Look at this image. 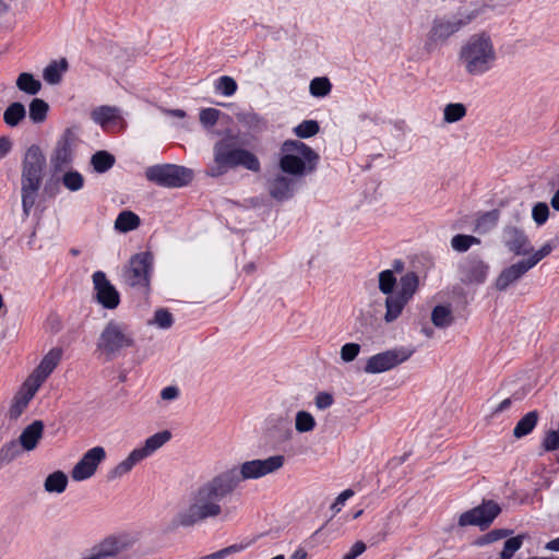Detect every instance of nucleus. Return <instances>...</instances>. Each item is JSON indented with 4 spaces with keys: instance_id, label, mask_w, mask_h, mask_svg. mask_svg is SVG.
Instances as JSON below:
<instances>
[{
    "instance_id": "nucleus-63",
    "label": "nucleus",
    "mask_w": 559,
    "mask_h": 559,
    "mask_svg": "<svg viewBox=\"0 0 559 559\" xmlns=\"http://www.w3.org/2000/svg\"><path fill=\"white\" fill-rule=\"evenodd\" d=\"M550 205L554 210L559 211V189L555 192L552 198L550 199Z\"/></svg>"
},
{
    "instance_id": "nucleus-21",
    "label": "nucleus",
    "mask_w": 559,
    "mask_h": 559,
    "mask_svg": "<svg viewBox=\"0 0 559 559\" xmlns=\"http://www.w3.org/2000/svg\"><path fill=\"white\" fill-rule=\"evenodd\" d=\"M503 242L516 255H526L533 251L524 231L513 226L503 230Z\"/></svg>"
},
{
    "instance_id": "nucleus-40",
    "label": "nucleus",
    "mask_w": 559,
    "mask_h": 559,
    "mask_svg": "<svg viewBox=\"0 0 559 559\" xmlns=\"http://www.w3.org/2000/svg\"><path fill=\"white\" fill-rule=\"evenodd\" d=\"M320 131V126L317 120H304L294 128V133L299 139H308L314 136Z\"/></svg>"
},
{
    "instance_id": "nucleus-54",
    "label": "nucleus",
    "mask_w": 559,
    "mask_h": 559,
    "mask_svg": "<svg viewBox=\"0 0 559 559\" xmlns=\"http://www.w3.org/2000/svg\"><path fill=\"white\" fill-rule=\"evenodd\" d=\"M543 447L546 451L559 449V432L557 430L548 431L543 441Z\"/></svg>"
},
{
    "instance_id": "nucleus-25",
    "label": "nucleus",
    "mask_w": 559,
    "mask_h": 559,
    "mask_svg": "<svg viewBox=\"0 0 559 559\" xmlns=\"http://www.w3.org/2000/svg\"><path fill=\"white\" fill-rule=\"evenodd\" d=\"M143 460L144 457L142 456L141 452L138 451V449L132 450L123 461H121L109 472V478L116 479L122 477Z\"/></svg>"
},
{
    "instance_id": "nucleus-38",
    "label": "nucleus",
    "mask_w": 559,
    "mask_h": 559,
    "mask_svg": "<svg viewBox=\"0 0 559 559\" xmlns=\"http://www.w3.org/2000/svg\"><path fill=\"white\" fill-rule=\"evenodd\" d=\"M479 243L480 239L472 235L457 234L451 239V247L456 252H466L472 246Z\"/></svg>"
},
{
    "instance_id": "nucleus-53",
    "label": "nucleus",
    "mask_w": 559,
    "mask_h": 559,
    "mask_svg": "<svg viewBox=\"0 0 559 559\" xmlns=\"http://www.w3.org/2000/svg\"><path fill=\"white\" fill-rule=\"evenodd\" d=\"M552 249L554 246L550 242H546L540 249H538L530 258H527L526 261L533 269L539 261L549 255Z\"/></svg>"
},
{
    "instance_id": "nucleus-4",
    "label": "nucleus",
    "mask_w": 559,
    "mask_h": 559,
    "mask_svg": "<svg viewBox=\"0 0 559 559\" xmlns=\"http://www.w3.org/2000/svg\"><path fill=\"white\" fill-rule=\"evenodd\" d=\"M46 157L41 148L34 144L24 154L21 168V202L24 218L34 207L44 179Z\"/></svg>"
},
{
    "instance_id": "nucleus-8",
    "label": "nucleus",
    "mask_w": 559,
    "mask_h": 559,
    "mask_svg": "<svg viewBox=\"0 0 559 559\" xmlns=\"http://www.w3.org/2000/svg\"><path fill=\"white\" fill-rule=\"evenodd\" d=\"M153 271V254L150 251L135 253L122 267V282L136 292L143 295H148L151 292V278Z\"/></svg>"
},
{
    "instance_id": "nucleus-31",
    "label": "nucleus",
    "mask_w": 559,
    "mask_h": 559,
    "mask_svg": "<svg viewBox=\"0 0 559 559\" xmlns=\"http://www.w3.org/2000/svg\"><path fill=\"white\" fill-rule=\"evenodd\" d=\"M116 163V158L107 151H97L91 157V165L98 174L108 171Z\"/></svg>"
},
{
    "instance_id": "nucleus-6",
    "label": "nucleus",
    "mask_w": 559,
    "mask_h": 559,
    "mask_svg": "<svg viewBox=\"0 0 559 559\" xmlns=\"http://www.w3.org/2000/svg\"><path fill=\"white\" fill-rule=\"evenodd\" d=\"M319 154L306 143L298 140H287L282 145L280 168L293 178L312 173L319 163Z\"/></svg>"
},
{
    "instance_id": "nucleus-59",
    "label": "nucleus",
    "mask_w": 559,
    "mask_h": 559,
    "mask_svg": "<svg viewBox=\"0 0 559 559\" xmlns=\"http://www.w3.org/2000/svg\"><path fill=\"white\" fill-rule=\"evenodd\" d=\"M12 148V143L8 138H0V158H3Z\"/></svg>"
},
{
    "instance_id": "nucleus-37",
    "label": "nucleus",
    "mask_w": 559,
    "mask_h": 559,
    "mask_svg": "<svg viewBox=\"0 0 559 559\" xmlns=\"http://www.w3.org/2000/svg\"><path fill=\"white\" fill-rule=\"evenodd\" d=\"M314 417L307 411H299L295 417V429L299 433L310 432L316 428Z\"/></svg>"
},
{
    "instance_id": "nucleus-26",
    "label": "nucleus",
    "mask_w": 559,
    "mask_h": 559,
    "mask_svg": "<svg viewBox=\"0 0 559 559\" xmlns=\"http://www.w3.org/2000/svg\"><path fill=\"white\" fill-rule=\"evenodd\" d=\"M26 117V108L20 102L10 104L3 112V121L10 127H17Z\"/></svg>"
},
{
    "instance_id": "nucleus-60",
    "label": "nucleus",
    "mask_w": 559,
    "mask_h": 559,
    "mask_svg": "<svg viewBox=\"0 0 559 559\" xmlns=\"http://www.w3.org/2000/svg\"><path fill=\"white\" fill-rule=\"evenodd\" d=\"M512 405V400L510 397L508 399H504L496 408L495 411L492 412V415H497V414H500L502 412H506L507 409H509Z\"/></svg>"
},
{
    "instance_id": "nucleus-28",
    "label": "nucleus",
    "mask_w": 559,
    "mask_h": 559,
    "mask_svg": "<svg viewBox=\"0 0 559 559\" xmlns=\"http://www.w3.org/2000/svg\"><path fill=\"white\" fill-rule=\"evenodd\" d=\"M15 84L21 92L31 96L38 94L41 88L40 81L35 79V76L28 72L20 73Z\"/></svg>"
},
{
    "instance_id": "nucleus-5",
    "label": "nucleus",
    "mask_w": 559,
    "mask_h": 559,
    "mask_svg": "<svg viewBox=\"0 0 559 559\" xmlns=\"http://www.w3.org/2000/svg\"><path fill=\"white\" fill-rule=\"evenodd\" d=\"M135 346L134 332L129 324L118 320H109L100 331L96 352L107 361L114 360Z\"/></svg>"
},
{
    "instance_id": "nucleus-9",
    "label": "nucleus",
    "mask_w": 559,
    "mask_h": 559,
    "mask_svg": "<svg viewBox=\"0 0 559 559\" xmlns=\"http://www.w3.org/2000/svg\"><path fill=\"white\" fill-rule=\"evenodd\" d=\"M418 284V276L414 272H408L401 277L397 290L394 294L386 295L385 322H393L402 314L403 309L415 295Z\"/></svg>"
},
{
    "instance_id": "nucleus-45",
    "label": "nucleus",
    "mask_w": 559,
    "mask_h": 559,
    "mask_svg": "<svg viewBox=\"0 0 559 559\" xmlns=\"http://www.w3.org/2000/svg\"><path fill=\"white\" fill-rule=\"evenodd\" d=\"M396 277L391 270H384L379 273V290L384 295L394 294Z\"/></svg>"
},
{
    "instance_id": "nucleus-50",
    "label": "nucleus",
    "mask_w": 559,
    "mask_h": 559,
    "mask_svg": "<svg viewBox=\"0 0 559 559\" xmlns=\"http://www.w3.org/2000/svg\"><path fill=\"white\" fill-rule=\"evenodd\" d=\"M511 532L508 530H492L475 542L477 546H484L507 537Z\"/></svg>"
},
{
    "instance_id": "nucleus-14",
    "label": "nucleus",
    "mask_w": 559,
    "mask_h": 559,
    "mask_svg": "<svg viewBox=\"0 0 559 559\" xmlns=\"http://www.w3.org/2000/svg\"><path fill=\"white\" fill-rule=\"evenodd\" d=\"M140 539L136 532H121L104 538L96 547L106 559L131 550Z\"/></svg>"
},
{
    "instance_id": "nucleus-12",
    "label": "nucleus",
    "mask_w": 559,
    "mask_h": 559,
    "mask_svg": "<svg viewBox=\"0 0 559 559\" xmlns=\"http://www.w3.org/2000/svg\"><path fill=\"white\" fill-rule=\"evenodd\" d=\"M76 142L75 131L72 128H67L56 142L50 155V168L53 175L71 166Z\"/></svg>"
},
{
    "instance_id": "nucleus-2",
    "label": "nucleus",
    "mask_w": 559,
    "mask_h": 559,
    "mask_svg": "<svg viewBox=\"0 0 559 559\" xmlns=\"http://www.w3.org/2000/svg\"><path fill=\"white\" fill-rule=\"evenodd\" d=\"M493 41L486 32L473 34L461 46L457 64L471 76H481L496 64Z\"/></svg>"
},
{
    "instance_id": "nucleus-49",
    "label": "nucleus",
    "mask_w": 559,
    "mask_h": 559,
    "mask_svg": "<svg viewBox=\"0 0 559 559\" xmlns=\"http://www.w3.org/2000/svg\"><path fill=\"white\" fill-rule=\"evenodd\" d=\"M360 353V345L357 343H346L341 347V359L344 362H350L357 358Z\"/></svg>"
},
{
    "instance_id": "nucleus-58",
    "label": "nucleus",
    "mask_w": 559,
    "mask_h": 559,
    "mask_svg": "<svg viewBox=\"0 0 559 559\" xmlns=\"http://www.w3.org/2000/svg\"><path fill=\"white\" fill-rule=\"evenodd\" d=\"M178 396H179V389L174 385L166 386L160 391V397L165 401H171V400L177 399Z\"/></svg>"
},
{
    "instance_id": "nucleus-27",
    "label": "nucleus",
    "mask_w": 559,
    "mask_h": 559,
    "mask_svg": "<svg viewBox=\"0 0 559 559\" xmlns=\"http://www.w3.org/2000/svg\"><path fill=\"white\" fill-rule=\"evenodd\" d=\"M68 61L62 58L59 61L50 62L44 70V80L49 84H58L62 74L68 70Z\"/></svg>"
},
{
    "instance_id": "nucleus-62",
    "label": "nucleus",
    "mask_w": 559,
    "mask_h": 559,
    "mask_svg": "<svg viewBox=\"0 0 559 559\" xmlns=\"http://www.w3.org/2000/svg\"><path fill=\"white\" fill-rule=\"evenodd\" d=\"M546 548L552 551H559V537L547 543Z\"/></svg>"
},
{
    "instance_id": "nucleus-15",
    "label": "nucleus",
    "mask_w": 559,
    "mask_h": 559,
    "mask_svg": "<svg viewBox=\"0 0 559 559\" xmlns=\"http://www.w3.org/2000/svg\"><path fill=\"white\" fill-rule=\"evenodd\" d=\"M500 511L501 509L496 502L491 500L486 501L476 508L463 512L459 518V525H476L481 530L487 528Z\"/></svg>"
},
{
    "instance_id": "nucleus-30",
    "label": "nucleus",
    "mask_w": 559,
    "mask_h": 559,
    "mask_svg": "<svg viewBox=\"0 0 559 559\" xmlns=\"http://www.w3.org/2000/svg\"><path fill=\"white\" fill-rule=\"evenodd\" d=\"M538 421V413L536 411L528 412L522 417L513 429V436L518 439L531 433Z\"/></svg>"
},
{
    "instance_id": "nucleus-32",
    "label": "nucleus",
    "mask_w": 559,
    "mask_h": 559,
    "mask_svg": "<svg viewBox=\"0 0 559 559\" xmlns=\"http://www.w3.org/2000/svg\"><path fill=\"white\" fill-rule=\"evenodd\" d=\"M68 486V476L61 472L56 471L49 474L44 483V488L47 492L62 493Z\"/></svg>"
},
{
    "instance_id": "nucleus-52",
    "label": "nucleus",
    "mask_w": 559,
    "mask_h": 559,
    "mask_svg": "<svg viewBox=\"0 0 559 559\" xmlns=\"http://www.w3.org/2000/svg\"><path fill=\"white\" fill-rule=\"evenodd\" d=\"M219 114H221L219 110H217L215 108L202 109L200 112V122L205 128H211L217 122Z\"/></svg>"
},
{
    "instance_id": "nucleus-13",
    "label": "nucleus",
    "mask_w": 559,
    "mask_h": 559,
    "mask_svg": "<svg viewBox=\"0 0 559 559\" xmlns=\"http://www.w3.org/2000/svg\"><path fill=\"white\" fill-rule=\"evenodd\" d=\"M457 271L463 284L479 285L488 276L489 264L480 255L469 254L460 261Z\"/></svg>"
},
{
    "instance_id": "nucleus-61",
    "label": "nucleus",
    "mask_w": 559,
    "mask_h": 559,
    "mask_svg": "<svg viewBox=\"0 0 559 559\" xmlns=\"http://www.w3.org/2000/svg\"><path fill=\"white\" fill-rule=\"evenodd\" d=\"M163 111L168 116H173L179 119H183L186 117V111L182 109H164Z\"/></svg>"
},
{
    "instance_id": "nucleus-57",
    "label": "nucleus",
    "mask_w": 559,
    "mask_h": 559,
    "mask_svg": "<svg viewBox=\"0 0 559 559\" xmlns=\"http://www.w3.org/2000/svg\"><path fill=\"white\" fill-rule=\"evenodd\" d=\"M366 550V545L364 542H356L348 552H346L343 557V559H356L358 556H360Z\"/></svg>"
},
{
    "instance_id": "nucleus-17",
    "label": "nucleus",
    "mask_w": 559,
    "mask_h": 559,
    "mask_svg": "<svg viewBox=\"0 0 559 559\" xmlns=\"http://www.w3.org/2000/svg\"><path fill=\"white\" fill-rule=\"evenodd\" d=\"M93 284L96 292V300L104 308L112 310L120 304V295L116 287L107 280L106 274L96 271L93 274Z\"/></svg>"
},
{
    "instance_id": "nucleus-39",
    "label": "nucleus",
    "mask_w": 559,
    "mask_h": 559,
    "mask_svg": "<svg viewBox=\"0 0 559 559\" xmlns=\"http://www.w3.org/2000/svg\"><path fill=\"white\" fill-rule=\"evenodd\" d=\"M466 115V107L461 103L448 104L443 109V120L454 123L462 120Z\"/></svg>"
},
{
    "instance_id": "nucleus-36",
    "label": "nucleus",
    "mask_w": 559,
    "mask_h": 559,
    "mask_svg": "<svg viewBox=\"0 0 559 559\" xmlns=\"http://www.w3.org/2000/svg\"><path fill=\"white\" fill-rule=\"evenodd\" d=\"M49 105L41 98H33L29 104V119L34 123H41L46 120Z\"/></svg>"
},
{
    "instance_id": "nucleus-3",
    "label": "nucleus",
    "mask_w": 559,
    "mask_h": 559,
    "mask_svg": "<svg viewBox=\"0 0 559 559\" xmlns=\"http://www.w3.org/2000/svg\"><path fill=\"white\" fill-rule=\"evenodd\" d=\"M213 162L206 168V175L210 177H221L229 169L242 166L251 171L260 170L258 157L239 147L238 140L234 135H227L217 141L213 147Z\"/></svg>"
},
{
    "instance_id": "nucleus-55",
    "label": "nucleus",
    "mask_w": 559,
    "mask_h": 559,
    "mask_svg": "<svg viewBox=\"0 0 559 559\" xmlns=\"http://www.w3.org/2000/svg\"><path fill=\"white\" fill-rule=\"evenodd\" d=\"M334 403L333 395L328 392H319L314 397V404L318 409H326Z\"/></svg>"
},
{
    "instance_id": "nucleus-20",
    "label": "nucleus",
    "mask_w": 559,
    "mask_h": 559,
    "mask_svg": "<svg viewBox=\"0 0 559 559\" xmlns=\"http://www.w3.org/2000/svg\"><path fill=\"white\" fill-rule=\"evenodd\" d=\"M531 265L523 259L510 266L503 269L495 282V287L500 290H507L511 285L515 284L522 276L531 270Z\"/></svg>"
},
{
    "instance_id": "nucleus-42",
    "label": "nucleus",
    "mask_w": 559,
    "mask_h": 559,
    "mask_svg": "<svg viewBox=\"0 0 559 559\" xmlns=\"http://www.w3.org/2000/svg\"><path fill=\"white\" fill-rule=\"evenodd\" d=\"M332 84L325 76L314 78L310 82V94L314 97H324L330 94Z\"/></svg>"
},
{
    "instance_id": "nucleus-11",
    "label": "nucleus",
    "mask_w": 559,
    "mask_h": 559,
    "mask_svg": "<svg viewBox=\"0 0 559 559\" xmlns=\"http://www.w3.org/2000/svg\"><path fill=\"white\" fill-rule=\"evenodd\" d=\"M414 352V348L397 347L372 355L367 359L364 371L370 374L389 371L408 360Z\"/></svg>"
},
{
    "instance_id": "nucleus-29",
    "label": "nucleus",
    "mask_w": 559,
    "mask_h": 559,
    "mask_svg": "<svg viewBox=\"0 0 559 559\" xmlns=\"http://www.w3.org/2000/svg\"><path fill=\"white\" fill-rule=\"evenodd\" d=\"M141 224L139 215L132 211H122L115 221V228L121 233L136 229Z\"/></svg>"
},
{
    "instance_id": "nucleus-64",
    "label": "nucleus",
    "mask_w": 559,
    "mask_h": 559,
    "mask_svg": "<svg viewBox=\"0 0 559 559\" xmlns=\"http://www.w3.org/2000/svg\"><path fill=\"white\" fill-rule=\"evenodd\" d=\"M255 270L254 263H249L243 266V271L248 274L252 273Z\"/></svg>"
},
{
    "instance_id": "nucleus-33",
    "label": "nucleus",
    "mask_w": 559,
    "mask_h": 559,
    "mask_svg": "<svg viewBox=\"0 0 559 559\" xmlns=\"http://www.w3.org/2000/svg\"><path fill=\"white\" fill-rule=\"evenodd\" d=\"M119 118V109L111 106H100L93 110L92 119L102 127Z\"/></svg>"
},
{
    "instance_id": "nucleus-56",
    "label": "nucleus",
    "mask_w": 559,
    "mask_h": 559,
    "mask_svg": "<svg viewBox=\"0 0 559 559\" xmlns=\"http://www.w3.org/2000/svg\"><path fill=\"white\" fill-rule=\"evenodd\" d=\"M354 490L352 489H346L344 491H342L335 499V501L333 502V504L331 506V510L333 511L334 514L338 513L341 510H342V507L345 504V502L352 498L354 496Z\"/></svg>"
},
{
    "instance_id": "nucleus-1",
    "label": "nucleus",
    "mask_w": 559,
    "mask_h": 559,
    "mask_svg": "<svg viewBox=\"0 0 559 559\" xmlns=\"http://www.w3.org/2000/svg\"><path fill=\"white\" fill-rule=\"evenodd\" d=\"M284 463L285 457L281 454L264 460L246 461L198 484L190 490L187 506L177 514L178 524L182 527H192L209 520L227 518L230 509L225 504L242 481L275 473Z\"/></svg>"
},
{
    "instance_id": "nucleus-34",
    "label": "nucleus",
    "mask_w": 559,
    "mask_h": 559,
    "mask_svg": "<svg viewBox=\"0 0 559 559\" xmlns=\"http://www.w3.org/2000/svg\"><path fill=\"white\" fill-rule=\"evenodd\" d=\"M431 321L437 328H448L453 322L452 311L447 306H436L431 312Z\"/></svg>"
},
{
    "instance_id": "nucleus-48",
    "label": "nucleus",
    "mask_w": 559,
    "mask_h": 559,
    "mask_svg": "<svg viewBox=\"0 0 559 559\" xmlns=\"http://www.w3.org/2000/svg\"><path fill=\"white\" fill-rule=\"evenodd\" d=\"M251 542L234 544L210 555L211 559H224L225 557L247 549Z\"/></svg>"
},
{
    "instance_id": "nucleus-10",
    "label": "nucleus",
    "mask_w": 559,
    "mask_h": 559,
    "mask_svg": "<svg viewBox=\"0 0 559 559\" xmlns=\"http://www.w3.org/2000/svg\"><path fill=\"white\" fill-rule=\"evenodd\" d=\"M145 177L162 187L180 188L191 182L193 173L183 166L164 164L146 168Z\"/></svg>"
},
{
    "instance_id": "nucleus-44",
    "label": "nucleus",
    "mask_w": 559,
    "mask_h": 559,
    "mask_svg": "<svg viewBox=\"0 0 559 559\" xmlns=\"http://www.w3.org/2000/svg\"><path fill=\"white\" fill-rule=\"evenodd\" d=\"M61 181H62L63 186L72 192L81 190L84 186V178L76 170H70V171L64 173Z\"/></svg>"
},
{
    "instance_id": "nucleus-41",
    "label": "nucleus",
    "mask_w": 559,
    "mask_h": 559,
    "mask_svg": "<svg viewBox=\"0 0 559 559\" xmlns=\"http://www.w3.org/2000/svg\"><path fill=\"white\" fill-rule=\"evenodd\" d=\"M498 219V211L486 212L480 217L477 218L475 230L478 233H487L497 225Z\"/></svg>"
},
{
    "instance_id": "nucleus-7",
    "label": "nucleus",
    "mask_w": 559,
    "mask_h": 559,
    "mask_svg": "<svg viewBox=\"0 0 559 559\" xmlns=\"http://www.w3.org/2000/svg\"><path fill=\"white\" fill-rule=\"evenodd\" d=\"M477 15V11H471L468 13L459 12L452 16L435 17L426 35L425 50L432 52L438 47L444 45L454 34L475 20Z\"/></svg>"
},
{
    "instance_id": "nucleus-35",
    "label": "nucleus",
    "mask_w": 559,
    "mask_h": 559,
    "mask_svg": "<svg viewBox=\"0 0 559 559\" xmlns=\"http://www.w3.org/2000/svg\"><path fill=\"white\" fill-rule=\"evenodd\" d=\"M24 451L16 440H10L0 448V467L19 457Z\"/></svg>"
},
{
    "instance_id": "nucleus-16",
    "label": "nucleus",
    "mask_w": 559,
    "mask_h": 559,
    "mask_svg": "<svg viewBox=\"0 0 559 559\" xmlns=\"http://www.w3.org/2000/svg\"><path fill=\"white\" fill-rule=\"evenodd\" d=\"M106 459V451L103 447H94L87 450L80 461L73 466L71 477L75 481L91 478L97 471L98 465Z\"/></svg>"
},
{
    "instance_id": "nucleus-19",
    "label": "nucleus",
    "mask_w": 559,
    "mask_h": 559,
    "mask_svg": "<svg viewBox=\"0 0 559 559\" xmlns=\"http://www.w3.org/2000/svg\"><path fill=\"white\" fill-rule=\"evenodd\" d=\"M297 179L284 174H277L266 181L270 195L276 201H286L294 195Z\"/></svg>"
},
{
    "instance_id": "nucleus-22",
    "label": "nucleus",
    "mask_w": 559,
    "mask_h": 559,
    "mask_svg": "<svg viewBox=\"0 0 559 559\" xmlns=\"http://www.w3.org/2000/svg\"><path fill=\"white\" fill-rule=\"evenodd\" d=\"M37 390L38 388L29 381L24 383L23 388L14 395L11 402L8 412L10 419L16 420L23 414Z\"/></svg>"
},
{
    "instance_id": "nucleus-24",
    "label": "nucleus",
    "mask_w": 559,
    "mask_h": 559,
    "mask_svg": "<svg viewBox=\"0 0 559 559\" xmlns=\"http://www.w3.org/2000/svg\"><path fill=\"white\" fill-rule=\"evenodd\" d=\"M171 438V433L168 430H163L156 432L155 435L148 437L144 445L141 448H136L139 452H141L142 456L146 459L151 454H153L156 450L162 448L165 443H167Z\"/></svg>"
},
{
    "instance_id": "nucleus-18",
    "label": "nucleus",
    "mask_w": 559,
    "mask_h": 559,
    "mask_svg": "<svg viewBox=\"0 0 559 559\" xmlns=\"http://www.w3.org/2000/svg\"><path fill=\"white\" fill-rule=\"evenodd\" d=\"M63 350L59 347L51 348L41 359L38 367L32 373L27 381L33 383L39 389L41 383L49 377V374L59 365L62 358Z\"/></svg>"
},
{
    "instance_id": "nucleus-43",
    "label": "nucleus",
    "mask_w": 559,
    "mask_h": 559,
    "mask_svg": "<svg viewBox=\"0 0 559 559\" xmlns=\"http://www.w3.org/2000/svg\"><path fill=\"white\" fill-rule=\"evenodd\" d=\"M523 536L518 535L507 539L497 559H511L523 545Z\"/></svg>"
},
{
    "instance_id": "nucleus-47",
    "label": "nucleus",
    "mask_w": 559,
    "mask_h": 559,
    "mask_svg": "<svg viewBox=\"0 0 559 559\" xmlns=\"http://www.w3.org/2000/svg\"><path fill=\"white\" fill-rule=\"evenodd\" d=\"M152 323L160 329H169L174 323V318L167 309H157Z\"/></svg>"
},
{
    "instance_id": "nucleus-51",
    "label": "nucleus",
    "mask_w": 559,
    "mask_h": 559,
    "mask_svg": "<svg viewBox=\"0 0 559 559\" xmlns=\"http://www.w3.org/2000/svg\"><path fill=\"white\" fill-rule=\"evenodd\" d=\"M549 216V207L544 202H538L533 206L532 217L537 225H544Z\"/></svg>"
},
{
    "instance_id": "nucleus-46",
    "label": "nucleus",
    "mask_w": 559,
    "mask_h": 559,
    "mask_svg": "<svg viewBox=\"0 0 559 559\" xmlns=\"http://www.w3.org/2000/svg\"><path fill=\"white\" fill-rule=\"evenodd\" d=\"M215 87L221 94L231 96L237 91V83L231 76L223 75L217 80Z\"/></svg>"
},
{
    "instance_id": "nucleus-23",
    "label": "nucleus",
    "mask_w": 559,
    "mask_h": 559,
    "mask_svg": "<svg viewBox=\"0 0 559 559\" xmlns=\"http://www.w3.org/2000/svg\"><path fill=\"white\" fill-rule=\"evenodd\" d=\"M44 424L41 420H34L26 426L16 440L24 451H33L36 449L39 440L43 438Z\"/></svg>"
}]
</instances>
